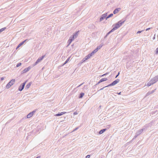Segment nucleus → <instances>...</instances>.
<instances>
[{
  "instance_id": "2f4dec72",
  "label": "nucleus",
  "mask_w": 158,
  "mask_h": 158,
  "mask_svg": "<svg viewBox=\"0 0 158 158\" xmlns=\"http://www.w3.org/2000/svg\"><path fill=\"white\" fill-rule=\"evenodd\" d=\"M115 30L114 28H113L109 32L111 33L113 31H115Z\"/></svg>"
},
{
  "instance_id": "f257e3e1",
  "label": "nucleus",
  "mask_w": 158,
  "mask_h": 158,
  "mask_svg": "<svg viewBox=\"0 0 158 158\" xmlns=\"http://www.w3.org/2000/svg\"><path fill=\"white\" fill-rule=\"evenodd\" d=\"M125 20H120L116 23L114 27L113 28L116 30L120 27L124 23Z\"/></svg>"
},
{
  "instance_id": "c756f323",
  "label": "nucleus",
  "mask_w": 158,
  "mask_h": 158,
  "mask_svg": "<svg viewBox=\"0 0 158 158\" xmlns=\"http://www.w3.org/2000/svg\"><path fill=\"white\" fill-rule=\"evenodd\" d=\"M87 59H86V58L85 57L82 60V62H84L86 60H87Z\"/></svg>"
},
{
  "instance_id": "4468645a",
  "label": "nucleus",
  "mask_w": 158,
  "mask_h": 158,
  "mask_svg": "<svg viewBox=\"0 0 158 158\" xmlns=\"http://www.w3.org/2000/svg\"><path fill=\"white\" fill-rule=\"evenodd\" d=\"M152 79L155 82H156L157 81H158V75L156 76L155 77L153 78Z\"/></svg>"
},
{
  "instance_id": "7ed1b4c3",
  "label": "nucleus",
  "mask_w": 158,
  "mask_h": 158,
  "mask_svg": "<svg viewBox=\"0 0 158 158\" xmlns=\"http://www.w3.org/2000/svg\"><path fill=\"white\" fill-rule=\"evenodd\" d=\"M147 127H148L147 126H145L142 129H140V130H139V131H138L136 132V133L138 134V135H139L141 133H142V132H143V131L146 130Z\"/></svg>"
},
{
  "instance_id": "412c9836",
  "label": "nucleus",
  "mask_w": 158,
  "mask_h": 158,
  "mask_svg": "<svg viewBox=\"0 0 158 158\" xmlns=\"http://www.w3.org/2000/svg\"><path fill=\"white\" fill-rule=\"evenodd\" d=\"M103 45L100 44L99 46H98L96 49L97 50V51L99 49H100L102 46Z\"/></svg>"
},
{
  "instance_id": "ddd939ff",
  "label": "nucleus",
  "mask_w": 158,
  "mask_h": 158,
  "mask_svg": "<svg viewBox=\"0 0 158 158\" xmlns=\"http://www.w3.org/2000/svg\"><path fill=\"white\" fill-rule=\"evenodd\" d=\"M27 40H24V41H22L19 44L18 46L16 48V49H17L19 48L20 46H21L25 42H26Z\"/></svg>"
},
{
  "instance_id": "bb28decb",
  "label": "nucleus",
  "mask_w": 158,
  "mask_h": 158,
  "mask_svg": "<svg viewBox=\"0 0 158 158\" xmlns=\"http://www.w3.org/2000/svg\"><path fill=\"white\" fill-rule=\"evenodd\" d=\"M6 29V27H4L0 29V33L4 31Z\"/></svg>"
},
{
  "instance_id": "2eb2a0df",
  "label": "nucleus",
  "mask_w": 158,
  "mask_h": 158,
  "mask_svg": "<svg viewBox=\"0 0 158 158\" xmlns=\"http://www.w3.org/2000/svg\"><path fill=\"white\" fill-rule=\"evenodd\" d=\"M120 9V8H116L113 11V13L114 14H115L117 13L119 11V10Z\"/></svg>"
},
{
  "instance_id": "7c9ffc66",
  "label": "nucleus",
  "mask_w": 158,
  "mask_h": 158,
  "mask_svg": "<svg viewBox=\"0 0 158 158\" xmlns=\"http://www.w3.org/2000/svg\"><path fill=\"white\" fill-rule=\"evenodd\" d=\"M93 55L91 53H89L88 55V56H89V58H90Z\"/></svg>"
},
{
  "instance_id": "49530a36",
  "label": "nucleus",
  "mask_w": 158,
  "mask_h": 158,
  "mask_svg": "<svg viewBox=\"0 0 158 158\" xmlns=\"http://www.w3.org/2000/svg\"><path fill=\"white\" fill-rule=\"evenodd\" d=\"M150 29H151V28H148L146 29V31H148V30H149Z\"/></svg>"
},
{
  "instance_id": "c9c22d12",
  "label": "nucleus",
  "mask_w": 158,
  "mask_h": 158,
  "mask_svg": "<svg viewBox=\"0 0 158 158\" xmlns=\"http://www.w3.org/2000/svg\"><path fill=\"white\" fill-rule=\"evenodd\" d=\"M106 88V87L105 86V87H103V88L100 89H99V90H98V91H99L100 90H103V89L105 88Z\"/></svg>"
},
{
  "instance_id": "8fccbe9b",
  "label": "nucleus",
  "mask_w": 158,
  "mask_h": 158,
  "mask_svg": "<svg viewBox=\"0 0 158 158\" xmlns=\"http://www.w3.org/2000/svg\"><path fill=\"white\" fill-rule=\"evenodd\" d=\"M101 82H99V81L97 83V84H96V85H98L99 84H100V83H101Z\"/></svg>"
},
{
  "instance_id": "f704fd0d",
  "label": "nucleus",
  "mask_w": 158,
  "mask_h": 158,
  "mask_svg": "<svg viewBox=\"0 0 158 158\" xmlns=\"http://www.w3.org/2000/svg\"><path fill=\"white\" fill-rule=\"evenodd\" d=\"M112 86H113V85L111 83V84L108 85L106 86L105 87H108Z\"/></svg>"
},
{
  "instance_id": "ea45409f",
  "label": "nucleus",
  "mask_w": 158,
  "mask_h": 158,
  "mask_svg": "<svg viewBox=\"0 0 158 158\" xmlns=\"http://www.w3.org/2000/svg\"><path fill=\"white\" fill-rule=\"evenodd\" d=\"M156 54H158V48H157L156 49Z\"/></svg>"
},
{
  "instance_id": "0eeeda50",
  "label": "nucleus",
  "mask_w": 158,
  "mask_h": 158,
  "mask_svg": "<svg viewBox=\"0 0 158 158\" xmlns=\"http://www.w3.org/2000/svg\"><path fill=\"white\" fill-rule=\"evenodd\" d=\"M155 83V82H154L153 80L152 79L147 83V85L148 86H149L151 85H153V84H154Z\"/></svg>"
},
{
  "instance_id": "72a5a7b5",
  "label": "nucleus",
  "mask_w": 158,
  "mask_h": 158,
  "mask_svg": "<svg viewBox=\"0 0 158 158\" xmlns=\"http://www.w3.org/2000/svg\"><path fill=\"white\" fill-rule=\"evenodd\" d=\"M112 86H113V85L111 83V84L108 85L106 86L105 87H108Z\"/></svg>"
},
{
  "instance_id": "f03ea898",
  "label": "nucleus",
  "mask_w": 158,
  "mask_h": 158,
  "mask_svg": "<svg viewBox=\"0 0 158 158\" xmlns=\"http://www.w3.org/2000/svg\"><path fill=\"white\" fill-rule=\"evenodd\" d=\"M15 81V80L13 79L11 80L6 85V89L9 88L12 85H13Z\"/></svg>"
},
{
  "instance_id": "4be33fe9",
  "label": "nucleus",
  "mask_w": 158,
  "mask_h": 158,
  "mask_svg": "<svg viewBox=\"0 0 158 158\" xmlns=\"http://www.w3.org/2000/svg\"><path fill=\"white\" fill-rule=\"evenodd\" d=\"M84 94L83 93H81L80 94L79 96V98H82L84 96Z\"/></svg>"
},
{
  "instance_id": "864d4df0",
  "label": "nucleus",
  "mask_w": 158,
  "mask_h": 158,
  "mask_svg": "<svg viewBox=\"0 0 158 158\" xmlns=\"http://www.w3.org/2000/svg\"><path fill=\"white\" fill-rule=\"evenodd\" d=\"M121 92H119V93H118V95H120V94H121Z\"/></svg>"
},
{
  "instance_id": "a211bd4d",
  "label": "nucleus",
  "mask_w": 158,
  "mask_h": 158,
  "mask_svg": "<svg viewBox=\"0 0 158 158\" xmlns=\"http://www.w3.org/2000/svg\"><path fill=\"white\" fill-rule=\"evenodd\" d=\"M31 82H29L26 86L25 89H28L30 87V86L31 85Z\"/></svg>"
},
{
  "instance_id": "e433bc0d",
  "label": "nucleus",
  "mask_w": 158,
  "mask_h": 158,
  "mask_svg": "<svg viewBox=\"0 0 158 158\" xmlns=\"http://www.w3.org/2000/svg\"><path fill=\"white\" fill-rule=\"evenodd\" d=\"M139 135H138V134L136 133L135 135L134 136V138H136Z\"/></svg>"
},
{
  "instance_id": "5fc2aeb1",
  "label": "nucleus",
  "mask_w": 158,
  "mask_h": 158,
  "mask_svg": "<svg viewBox=\"0 0 158 158\" xmlns=\"http://www.w3.org/2000/svg\"><path fill=\"white\" fill-rule=\"evenodd\" d=\"M108 35H107V34L106 35V36H105V38H106Z\"/></svg>"
},
{
  "instance_id": "3c124183",
  "label": "nucleus",
  "mask_w": 158,
  "mask_h": 158,
  "mask_svg": "<svg viewBox=\"0 0 158 158\" xmlns=\"http://www.w3.org/2000/svg\"><path fill=\"white\" fill-rule=\"evenodd\" d=\"M4 80V78L3 77H2L1 78V81H2Z\"/></svg>"
},
{
  "instance_id": "39448f33",
  "label": "nucleus",
  "mask_w": 158,
  "mask_h": 158,
  "mask_svg": "<svg viewBox=\"0 0 158 158\" xmlns=\"http://www.w3.org/2000/svg\"><path fill=\"white\" fill-rule=\"evenodd\" d=\"M44 57V56H43L40 57H39L36 61L35 63L34 64V65H35L39 62H40L42 60Z\"/></svg>"
},
{
  "instance_id": "de8ad7c7",
  "label": "nucleus",
  "mask_w": 158,
  "mask_h": 158,
  "mask_svg": "<svg viewBox=\"0 0 158 158\" xmlns=\"http://www.w3.org/2000/svg\"><path fill=\"white\" fill-rule=\"evenodd\" d=\"M110 33L109 31L107 33V35H108Z\"/></svg>"
},
{
  "instance_id": "cd10ccee",
  "label": "nucleus",
  "mask_w": 158,
  "mask_h": 158,
  "mask_svg": "<svg viewBox=\"0 0 158 158\" xmlns=\"http://www.w3.org/2000/svg\"><path fill=\"white\" fill-rule=\"evenodd\" d=\"M22 64L21 63H18L16 66L17 67H18L21 65Z\"/></svg>"
},
{
  "instance_id": "6e6d98bb",
  "label": "nucleus",
  "mask_w": 158,
  "mask_h": 158,
  "mask_svg": "<svg viewBox=\"0 0 158 158\" xmlns=\"http://www.w3.org/2000/svg\"><path fill=\"white\" fill-rule=\"evenodd\" d=\"M108 35H107V34L106 35V36H105V38H106Z\"/></svg>"
},
{
  "instance_id": "6ab92c4d",
  "label": "nucleus",
  "mask_w": 158,
  "mask_h": 158,
  "mask_svg": "<svg viewBox=\"0 0 158 158\" xmlns=\"http://www.w3.org/2000/svg\"><path fill=\"white\" fill-rule=\"evenodd\" d=\"M107 80V79L106 78H102L99 80V82H102L103 81H106Z\"/></svg>"
},
{
  "instance_id": "f3484780",
  "label": "nucleus",
  "mask_w": 158,
  "mask_h": 158,
  "mask_svg": "<svg viewBox=\"0 0 158 158\" xmlns=\"http://www.w3.org/2000/svg\"><path fill=\"white\" fill-rule=\"evenodd\" d=\"M107 130V129L105 128L102 129V130H101L99 132V134H102L103 132H104L105 131H106Z\"/></svg>"
},
{
  "instance_id": "9b49d317",
  "label": "nucleus",
  "mask_w": 158,
  "mask_h": 158,
  "mask_svg": "<svg viewBox=\"0 0 158 158\" xmlns=\"http://www.w3.org/2000/svg\"><path fill=\"white\" fill-rule=\"evenodd\" d=\"M78 31L75 32L73 35L70 36L71 38H73V39L77 38V33Z\"/></svg>"
},
{
  "instance_id": "393cba45",
  "label": "nucleus",
  "mask_w": 158,
  "mask_h": 158,
  "mask_svg": "<svg viewBox=\"0 0 158 158\" xmlns=\"http://www.w3.org/2000/svg\"><path fill=\"white\" fill-rule=\"evenodd\" d=\"M70 57H69L65 61L64 63V64H63V65L66 64V63H67L69 61V59H70Z\"/></svg>"
},
{
  "instance_id": "1a4fd4ad",
  "label": "nucleus",
  "mask_w": 158,
  "mask_h": 158,
  "mask_svg": "<svg viewBox=\"0 0 158 158\" xmlns=\"http://www.w3.org/2000/svg\"><path fill=\"white\" fill-rule=\"evenodd\" d=\"M31 68V67L29 66L28 68L25 69L24 70H23L22 71V73H25L27 72Z\"/></svg>"
},
{
  "instance_id": "c85d7f7f",
  "label": "nucleus",
  "mask_w": 158,
  "mask_h": 158,
  "mask_svg": "<svg viewBox=\"0 0 158 158\" xmlns=\"http://www.w3.org/2000/svg\"><path fill=\"white\" fill-rule=\"evenodd\" d=\"M110 72H108V73H106L105 74H104L102 75L101 76V77H103L104 76H105V75H107V74H108Z\"/></svg>"
},
{
  "instance_id": "a19ab883",
  "label": "nucleus",
  "mask_w": 158,
  "mask_h": 158,
  "mask_svg": "<svg viewBox=\"0 0 158 158\" xmlns=\"http://www.w3.org/2000/svg\"><path fill=\"white\" fill-rule=\"evenodd\" d=\"M78 129V127H77V128H75L73 131H75L76 130H77Z\"/></svg>"
},
{
  "instance_id": "79ce46f5",
  "label": "nucleus",
  "mask_w": 158,
  "mask_h": 158,
  "mask_svg": "<svg viewBox=\"0 0 158 158\" xmlns=\"http://www.w3.org/2000/svg\"><path fill=\"white\" fill-rule=\"evenodd\" d=\"M119 75V72H118V74L116 75L115 78H116Z\"/></svg>"
},
{
  "instance_id": "dca6fc26",
  "label": "nucleus",
  "mask_w": 158,
  "mask_h": 158,
  "mask_svg": "<svg viewBox=\"0 0 158 158\" xmlns=\"http://www.w3.org/2000/svg\"><path fill=\"white\" fill-rule=\"evenodd\" d=\"M66 113V112H61L60 113H59L58 114H55V116H61V115H63V114H65Z\"/></svg>"
},
{
  "instance_id": "f8f14e48",
  "label": "nucleus",
  "mask_w": 158,
  "mask_h": 158,
  "mask_svg": "<svg viewBox=\"0 0 158 158\" xmlns=\"http://www.w3.org/2000/svg\"><path fill=\"white\" fill-rule=\"evenodd\" d=\"M74 40V39L73 38H71V37L70 36V37L69 38V39L68 40V45L67 46H69L70 44H71V43Z\"/></svg>"
},
{
  "instance_id": "58836bf2",
  "label": "nucleus",
  "mask_w": 158,
  "mask_h": 158,
  "mask_svg": "<svg viewBox=\"0 0 158 158\" xmlns=\"http://www.w3.org/2000/svg\"><path fill=\"white\" fill-rule=\"evenodd\" d=\"M143 31V30H142L141 31H138L137 32V34L139 33H141Z\"/></svg>"
},
{
  "instance_id": "37998d69",
  "label": "nucleus",
  "mask_w": 158,
  "mask_h": 158,
  "mask_svg": "<svg viewBox=\"0 0 158 158\" xmlns=\"http://www.w3.org/2000/svg\"><path fill=\"white\" fill-rule=\"evenodd\" d=\"M90 157V155H88L86 156V158H89Z\"/></svg>"
},
{
  "instance_id": "5701e85b",
  "label": "nucleus",
  "mask_w": 158,
  "mask_h": 158,
  "mask_svg": "<svg viewBox=\"0 0 158 158\" xmlns=\"http://www.w3.org/2000/svg\"><path fill=\"white\" fill-rule=\"evenodd\" d=\"M113 14L111 13V14H110L106 18V20H107V19L110 17H111L112 16H113Z\"/></svg>"
},
{
  "instance_id": "20e7f679",
  "label": "nucleus",
  "mask_w": 158,
  "mask_h": 158,
  "mask_svg": "<svg viewBox=\"0 0 158 158\" xmlns=\"http://www.w3.org/2000/svg\"><path fill=\"white\" fill-rule=\"evenodd\" d=\"M26 82V81L23 82V83L21 84L20 86L19 87L18 90L19 91H22L24 87L25 84Z\"/></svg>"
},
{
  "instance_id": "a18cd8bd",
  "label": "nucleus",
  "mask_w": 158,
  "mask_h": 158,
  "mask_svg": "<svg viewBox=\"0 0 158 158\" xmlns=\"http://www.w3.org/2000/svg\"><path fill=\"white\" fill-rule=\"evenodd\" d=\"M83 84V83H82V84H80V85H79L78 86H77V87H79L81 85H82V84Z\"/></svg>"
},
{
  "instance_id": "423d86ee",
  "label": "nucleus",
  "mask_w": 158,
  "mask_h": 158,
  "mask_svg": "<svg viewBox=\"0 0 158 158\" xmlns=\"http://www.w3.org/2000/svg\"><path fill=\"white\" fill-rule=\"evenodd\" d=\"M36 111V110H34L32 112L29 113L27 115V118H30L34 114L35 112Z\"/></svg>"
},
{
  "instance_id": "aec40b11",
  "label": "nucleus",
  "mask_w": 158,
  "mask_h": 158,
  "mask_svg": "<svg viewBox=\"0 0 158 158\" xmlns=\"http://www.w3.org/2000/svg\"><path fill=\"white\" fill-rule=\"evenodd\" d=\"M95 26L93 24H91L89 26L88 28L89 29H94L95 28Z\"/></svg>"
},
{
  "instance_id": "603ef678",
  "label": "nucleus",
  "mask_w": 158,
  "mask_h": 158,
  "mask_svg": "<svg viewBox=\"0 0 158 158\" xmlns=\"http://www.w3.org/2000/svg\"><path fill=\"white\" fill-rule=\"evenodd\" d=\"M155 35L154 37L153 38V40H154L155 39Z\"/></svg>"
},
{
  "instance_id": "b1692460",
  "label": "nucleus",
  "mask_w": 158,
  "mask_h": 158,
  "mask_svg": "<svg viewBox=\"0 0 158 158\" xmlns=\"http://www.w3.org/2000/svg\"><path fill=\"white\" fill-rule=\"evenodd\" d=\"M154 92V90H152L150 92H148L146 94V96H148L150 94H152V93Z\"/></svg>"
},
{
  "instance_id": "9d476101",
  "label": "nucleus",
  "mask_w": 158,
  "mask_h": 158,
  "mask_svg": "<svg viewBox=\"0 0 158 158\" xmlns=\"http://www.w3.org/2000/svg\"><path fill=\"white\" fill-rule=\"evenodd\" d=\"M119 81V79H117L114 81H113L112 82L111 84L113 86L114 85H115L117 83H118Z\"/></svg>"
},
{
  "instance_id": "4c0bfd02",
  "label": "nucleus",
  "mask_w": 158,
  "mask_h": 158,
  "mask_svg": "<svg viewBox=\"0 0 158 158\" xmlns=\"http://www.w3.org/2000/svg\"><path fill=\"white\" fill-rule=\"evenodd\" d=\"M85 57L86 58V59L88 60V59H89V56H88V55H87V56H86Z\"/></svg>"
},
{
  "instance_id": "c03bdc74",
  "label": "nucleus",
  "mask_w": 158,
  "mask_h": 158,
  "mask_svg": "<svg viewBox=\"0 0 158 158\" xmlns=\"http://www.w3.org/2000/svg\"><path fill=\"white\" fill-rule=\"evenodd\" d=\"M78 114L76 112H75L73 113L74 115H77Z\"/></svg>"
},
{
  "instance_id": "6e6552de",
  "label": "nucleus",
  "mask_w": 158,
  "mask_h": 158,
  "mask_svg": "<svg viewBox=\"0 0 158 158\" xmlns=\"http://www.w3.org/2000/svg\"><path fill=\"white\" fill-rule=\"evenodd\" d=\"M107 16V13H105L103 14L101 17L100 19V21H101L103 19H104L105 18H106Z\"/></svg>"
},
{
  "instance_id": "a878e982",
  "label": "nucleus",
  "mask_w": 158,
  "mask_h": 158,
  "mask_svg": "<svg viewBox=\"0 0 158 158\" xmlns=\"http://www.w3.org/2000/svg\"><path fill=\"white\" fill-rule=\"evenodd\" d=\"M98 51L97 50L95 49L94 50H93L91 52L93 55L96 52H97Z\"/></svg>"
},
{
  "instance_id": "473e14b6",
  "label": "nucleus",
  "mask_w": 158,
  "mask_h": 158,
  "mask_svg": "<svg viewBox=\"0 0 158 158\" xmlns=\"http://www.w3.org/2000/svg\"><path fill=\"white\" fill-rule=\"evenodd\" d=\"M115 30L114 28H113L109 32L111 33L113 31H115Z\"/></svg>"
},
{
  "instance_id": "09e8293b",
  "label": "nucleus",
  "mask_w": 158,
  "mask_h": 158,
  "mask_svg": "<svg viewBox=\"0 0 158 158\" xmlns=\"http://www.w3.org/2000/svg\"><path fill=\"white\" fill-rule=\"evenodd\" d=\"M101 82H99V81L97 83V84H96V85H98L99 84H100V83H101Z\"/></svg>"
}]
</instances>
